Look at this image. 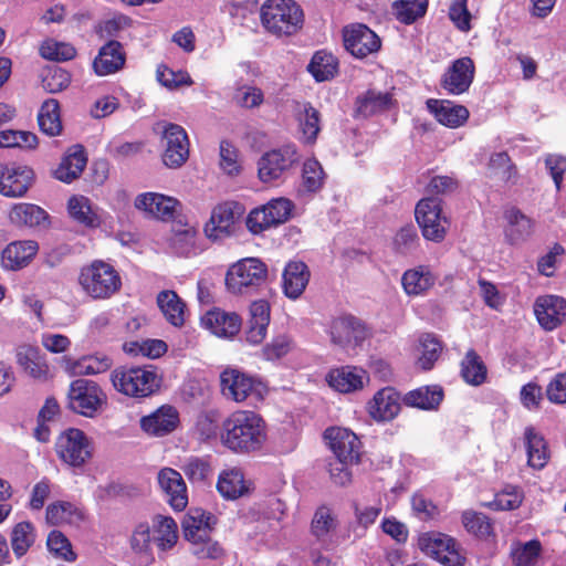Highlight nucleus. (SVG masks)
I'll return each mask as SVG.
<instances>
[{"mask_svg": "<svg viewBox=\"0 0 566 566\" xmlns=\"http://www.w3.org/2000/svg\"><path fill=\"white\" fill-rule=\"evenodd\" d=\"M135 207L149 217L170 221L180 212L181 203L170 196L158 192H144L136 197Z\"/></svg>", "mask_w": 566, "mask_h": 566, "instance_id": "nucleus-16", "label": "nucleus"}, {"mask_svg": "<svg viewBox=\"0 0 566 566\" xmlns=\"http://www.w3.org/2000/svg\"><path fill=\"white\" fill-rule=\"evenodd\" d=\"M157 81L169 90L190 86L193 81L187 71H175L166 65H159L156 72Z\"/></svg>", "mask_w": 566, "mask_h": 566, "instance_id": "nucleus-59", "label": "nucleus"}, {"mask_svg": "<svg viewBox=\"0 0 566 566\" xmlns=\"http://www.w3.org/2000/svg\"><path fill=\"white\" fill-rule=\"evenodd\" d=\"M157 305L166 321L175 326L181 327L186 322V304L175 291H161L157 295Z\"/></svg>", "mask_w": 566, "mask_h": 566, "instance_id": "nucleus-42", "label": "nucleus"}, {"mask_svg": "<svg viewBox=\"0 0 566 566\" xmlns=\"http://www.w3.org/2000/svg\"><path fill=\"white\" fill-rule=\"evenodd\" d=\"M177 524L170 516L157 515L153 520V530L155 544L160 551L170 549L178 539Z\"/></svg>", "mask_w": 566, "mask_h": 566, "instance_id": "nucleus-45", "label": "nucleus"}, {"mask_svg": "<svg viewBox=\"0 0 566 566\" xmlns=\"http://www.w3.org/2000/svg\"><path fill=\"white\" fill-rule=\"evenodd\" d=\"M38 137L30 132L7 129L0 130V148H34Z\"/></svg>", "mask_w": 566, "mask_h": 566, "instance_id": "nucleus-60", "label": "nucleus"}, {"mask_svg": "<svg viewBox=\"0 0 566 566\" xmlns=\"http://www.w3.org/2000/svg\"><path fill=\"white\" fill-rule=\"evenodd\" d=\"M35 541L34 527L30 522L18 523L11 532V546L17 557L23 556Z\"/></svg>", "mask_w": 566, "mask_h": 566, "instance_id": "nucleus-52", "label": "nucleus"}, {"mask_svg": "<svg viewBox=\"0 0 566 566\" xmlns=\"http://www.w3.org/2000/svg\"><path fill=\"white\" fill-rule=\"evenodd\" d=\"M38 251L39 244L34 240L10 242L1 252L0 265L7 271H20L32 262Z\"/></svg>", "mask_w": 566, "mask_h": 566, "instance_id": "nucleus-25", "label": "nucleus"}, {"mask_svg": "<svg viewBox=\"0 0 566 566\" xmlns=\"http://www.w3.org/2000/svg\"><path fill=\"white\" fill-rule=\"evenodd\" d=\"M234 103L242 108H256L264 102L263 91L254 85L238 83L233 94Z\"/></svg>", "mask_w": 566, "mask_h": 566, "instance_id": "nucleus-55", "label": "nucleus"}, {"mask_svg": "<svg viewBox=\"0 0 566 566\" xmlns=\"http://www.w3.org/2000/svg\"><path fill=\"white\" fill-rule=\"evenodd\" d=\"M113 365L112 358L103 353L84 355L78 358L63 356L62 369L71 377L92 376L107 371Z\"/></svg>", "mask_w": 566, "mask_h": 566, "instance_id": "nucleus-21", "label": "nucleus"}, {"mask_svg": "<svg viewBox=\"0 0 566 566\" xmlns=\"http://www.w3.org/2000/svg\"><path fill=\"white\" fill-rule=\"evenodd\" d=\"M527 463L533 469H543L549 458L546 441L534 428L527 427L524 432Z\"/></svg>", "mask_w": 566, "mask_h": 566, "instance_id": "nucleus-43", "label": "nucleus"}, {"mask_svg": "<svg viewBox=\"0 0 566 566\" xmlns=\"http://www.w3.org/2000/svg\"><path fill=\"white\" fill-rule=\"evenodd\" d=\"M391 105V96L388 93L368 91L357 99V112L367 117L386 111Z\"/></svg>", "mask_w": 566, "mask_h": 566, "instance_id": "nucleus-50", "label": "nucleus"}, {"mask_svg": "<svg viewBox=\"0 0 566 566\" xmlns=\"http://www.w3.org/2000/svg\"><path fill=\"white\" fill-rule=\"evenodd\" d=\"M33 180V171L27 166L0 164V193L9 198L23 197Z\"/></svg>", "mask_w": 566, "mask_h": 566, "instance_id": "nucleus-19", "label": "nucleus"}, {"mask_svg": "<svg viewBox=\"0 0 566 566\" xmlns=\"http://www.w3.org/2000/svg\"><path fill=\"white\" fill-rule=\"evenodd\" d=\"M105 400L101 387L87 379H76L69 390L70 408L85 417H93Z\"/></svg>", "mask_w": 566, "mask_h": 566, "instance_id": "nucleus-13", "label": "nucleus"}, {"mask_svg": "<svg viewBox=\"0 0 566 566\" xmlns=\"http://www.w3.org/2000/svg\"><path fill=\"white\" fill-rule=\"evenodd\" d=\"M310 281V271L302 261H291L283 271V291L291 298H298Z\"/></svg>", "mask_w": 566, "mask_h": 566, "instance_id": "nucleus-37", "label": "nucleus"}, {"mask_svg": "<svg viewBox=\"0 0 566 566\" xmlns=\"http://www.w3.org/2000/svg\"><path fill=\"white\" fill-rule=\"evenodd\" d=\"M220 441L235 453L260 450L266 441V427L262 417L252 410H235L222 422Z\"/></svg>", "mask_w": 566, "mask_h": 566, "instance_id": "nucleus-1", "label": "nucleus"}, {"mask_svg": "<svg viewBox=\"0 0 566 566\" xmlns=\"http://www.w3.org/2000/svg\"><path fill=\"white\" fill-rule=\"evenodd\" d=\"M490 176L497 177L502 181H510L516 175L515 166L505 151L493 153L488 163Z\"/></svg>", "mask_w": 566, "mask_h": 566, "instance_id": "nucleus-56", "label": "nucleus"}, {"mask_svg": "<svg viewBox=\"0 0 566 566\" xmlns=\"http://www.w3.org/2000/svg\"><path fill=\"white\" fill-rule=\"evenodd\" d=\"M70 217L86 228H97L102 223V216L98 207L82 195H74L67 201Z\"/></svg>", "mask_w": 566, "mask_h": 566, "instance_id": "nucleus-38", "label": "nucleus"}, {"mask_svg": "<svg viewBox=\"0 0 566 566\" xmlns=\"http://www.w3.org/2000/svg\"><path fill=\"white\" fill-rule=\"evenodd\" d=\"M331 343L343 349H355L371 335L367 324L350 314L333 317L326 326Z\"/></svg>", "mask_w": 566, "mask_h": 566, "instance_id": "nucleus-6", "label": "nucleus"}, {"mask_svg": "<svg viewBox=\"0 0 566 566\" xmlns=\"http://www.w3.org/2000/svg\"><path fill=\"white\" fill-rule=\"evenodd\" d=\"M125 64L123 46L117 41H108L104 44L93 61L94 72L98 76H106L116 73Z\"/></svg>", "mask_w": 566, "mask_h": 566, "instance_id": "nucleus-34", "label": "nucleus"}, {"mask_svg": "<svg viewBox=\"0 0 566 566\" xmlns=\"http://www.w3.org/2000/svg\"><path fill=\"white\" fill-rule=\"evenodd\" d=\"M18 365L32 378L46 381L51 378L45 357L36 346L21 345L15 353Z\"/></svg>", "mask_w": 566, "mask_h": 566, "instance_id": "nucleus-29", "label": "nucleus"}, {"mask_svg": "<svg viewBox=\"0 0 566 566\" xmlns=\"http://www.w3.org/2000/svg\"><path fill=\"white\" fill-rule=\"evenodd\" d=\"M522 501V493L517 489L509 486L497 492L492 501L484 502L482 505L494 511H511L520 507Z\"/></svg>", "mask_w": 566, "mask_h": 566, "instance_id": "nucleus-58", "label": "nucleus"}, {"mask_svg": "<svg viewBox=\"0 0 566 566\" xmlns=\"http://www.w3.org/2000/svg\"><path fill=\"white\" fill-rule=\"evenodd\" d=\"M462 524L469 533L478 537H488L492 534V523L482 513L474 511L463 512Z\"/></svg>", "mask_w": 566, "mask_h": 566, "instance_id": "nucleus-63", "label": "nucleus"}, {"mask_svg": "<svg viewBox=\"0 0 566 566\" xmlns=\"http://www.w3.org/2000/svg\"><path fill=\"white\" fill-rule=\"evenodd\" d=\"M217 489L228 500H235L249 492L250 483L238 468L223 470L218 478Z\"/></svg>", "mask_w": 566, "mask_h": 566, "instance_id": "nucleus-41", "label": "nucleus"}, {"mask_svg": "<svg viewBox=\"0 0 566 566\" xmlns=\"http://www.w3.org/2000/svg\"><path fill=\"white\" fill-rule=\"evenodd\" d=\"M77 282L82 292L92 300H108L122 287L117 270L102 260L82 266Z\"/></svg>", "mask_w": 566, "mask_h": 566, "instance_id": "nucleus-3", "label": "nucleus"}, {"mask_svg": "<svg viewBox=\"0 0 566 566\" xmlns=\"http://www.w3.org/2000/svg\"><path fill=\"white\" fill-rule=\"evenodd\" d=\"M87 158L83 146L74 145L69 148L61 164L54 171V177L63 182L70 184L77 179L84 170Z\"/></svg>", "mask_w": 566, "mask_h": 566, "instance_id": "nucleus-39", "label": "nucleus"}, {"mask_svg": "<svg viewBox=\"0 0 566 566\" xmlns=\"http://www.w3.org/2000/svg\"><path fill=\"white\" fill-rule=\"evenodd\" d=\"M8 217L10 222L17 227L46 228L50 223L48 212L41 207L29 202L14 203Z\"/></svg>", "mask_w": 566, "mask_h": 566, "instance_id": "nucleus-32", "label": "nucleus"}, {"mask_svg": "<svg viewBox=\"0 0 566 566\" xmlns=\"http://www.w3.org/2000/svg\"><path fill=\"white\" fill-rule=\"evenodd\" d=\"M418 546L426 555L444 566H463L464 556L458 543L449 535L428 532L418 538Z\"/></svg>", "mask_w": 566, "mask_h": 566, "instance_id": "nucleus-10", "label": "nucleus"}, {"mask_svg": "<svg viewBox=\"0 0 566 566\" xmlns=\"http://www.w3.org/2000/svg\"><path fill=\"white\" fill-rule=\"evenodd\" d=\"M198 231L193 227H188L175 232L171 239V245L176 253L184 256L196 255L200 250L198 247Z\"/></svg>", "mask_w": 566, "mask_h": 566, "instance_id": "nucleus-53", "label": "nucleus"}, {"mask_svg": "<svg viewBox=\"0 0 566 566\" xmlns=\"http://www.w3.org/2000/svg\"><path fill=\"white\" fill-rule=\"evenodd\" d=\"M307 70L317 82L328 81L336 75L338 61L332 53L321 50L313 55Z\"/></svg>", "mask_w": 566, "mask_h": 566, "instance_id": "nucleus-46", "label": "nucleus"}, {"mask_svg": "<svg viewBox=\"0 0 566 566\" xmlns=\"http://www.w3.org/2000/svg\"><path fill=\"white\" fill-rule=\"evenodd\" d=\"M338 526L339 521L335 511L327 505H321L313 514L310 532L318 543L328 547Z\"/></svg>", "mask_w": 566, "mask_h": 566, "instance_id": "nucleus-31", "label": "nucleus"}, {"mask_svg": "<svg viewBox=\"0 0 566 566\" xmlns=\"http://www.w3.org/2000/svg\"><path fill=\"white\" fill-rule=\"evenodd\" d=\"M111 378L116 390L136 398L151 395L159 386L157 374L146 367L117 368Z\"/></svg>", "mask_w": 566, "mask_h": 566, "instance_id": "nucleus-7", "label": "nucleus"}, {"mask_svg": "<svg viewBox=\"0 0 566 566\" xmlns=\"http://www.w3.org/2000/svg\"><path fill=\"white\" fill-rule=\"evenodd\" d=\"M237 214H240V207L235 202H223L214 207L205 226L207 238L221 241L230 237L234 232Z\"/></svg>", "mask_w": 566, "mask_h": 566, "instance_id": "nucleus-18", "label": "nucleus"}, {"mask_svg": "<svg viewBox=\"0 0 566 566\" xmlns=\"http://www.w3.org/2000/svg\"><path fill=\"white\" fill-rule=\"evenodd\" d=\"M325 379L335 391L352 394L363 390L368 385L369 375L361 367L345 365L331 369Z\"/></svg>", "mask_w": 566, "mask_h": 566, "instance_id": "nucleus-20", "label": "nucleus"}, {"mask_svg": "<svg viewBox=\"0 0 566 566\" xmlns=\"http://www.w3.org/2000/svg\"><path fill=\"white\" fill-rule=\"evenodd\" d=\"M241 317L234 312L212 308L201 317V325L218 337L231 338L241 328Z\"/></svg>", "mask_w": 566, "mask_h": 566, "instance_id": "nucleus-28", "label": "nucleus"}, {"mask_svg": "<svg viewBox=\"0 0 566 566\" xmlns=\"http://www.w3.org/2000/svg\"><path fill=\"white\" fill-rule=\"evenodd\" d=\"M427 107L440 124L450 128L462 126L469 118L468 108L451 101L428 99Z\"/></svg>", "mask_w": 566, "mask_h": 566, "instance_id": "nucleus-33", "label": "nucleus"}, {"mask_svg": "<svg viewBox=\"0 0 566 566\" xmlns=\"http://www.w3.org/2000/svg\"><path fill=\"white\" fill-rule=\"evenodd\" d=\"M295 118L301 140L313 144L321 130L319 112L310 103H297Z\"/></svg>", "mask_w": 566, "mask_h": 566, "instance_id": "nucleus-40", "label": "nucleus"}, {"mask_svg": "<svg viewBox=\"0 0 566 566\" xmlns=\"http://www.w3.org/2000/svg\"><path fill=\"white\" fill-rule=\"evenodd\" d=\"M181 469L192 483L205 482L212 474L210 462L205 458L190 457Z\"/></svg>", "mask_w": 566, "mask_h": 566, "instance_id": "nucleus-64", "label": "nucleus"}, {"mask_svg": "<svg viewBox=\"0 0 566 566\" xmlns=\"http://www.w3.org/2000/svg\"><path fill=\"white\" fill-rule=\"evenodd\" d=\"M443 399V390L439 386H423L409 391L403 397V402L409 407L423 410H433Z\"/></svg>", "mask_w": 566, "mask_h": 566, "instance_id": "nucleus-44", "label": "nucleus"}, {"mask_svg": "<svg viewBox=\"0 0 566 566\" xmlns=\"http://www.w3.org/2000/svg\"><path fill=\"white\" fill-rule=\"evenodd\" d=\"M266 279V264L258 258H245L228 269L226 286L232 294H244L264 284Z\"/></svg>", "mask_w": 566, "mask_h": 566, "instance_id": "nucleus-5", "label": "nucleus"}, {"mask_svg": "<svg viewBox=\"0 0 566 566\" xmlns=\"http://www.w3.org/2000/svg\"><path fill=\"white\" fill-rule=\"evenodd\" d=\"M260 19L266 32L283 38L302 28L304 13L294 0H265L260 8Z\"/></svg>", "mask_w": 566, "mask_h": 566, "instance_id": "nucleus-2", "label": "nucleus"}, {"mask_svg": "<svg viewBox=\"0 0 566 566\" xmlns=\"http://www.w3.org/2000/svg\"><path fill=\"white\" fill-rule=\"evenodd\" d=\"M343 40L345 49L357 59H365L375 54L381 48V40L377 33L363 23L345 27Z\"/></svg>", "mask_w": 566, "mask_h": 566, "instance_id": "nucleus-15", "label": "nucleus"}, {"mask_svg": "<svg viewBox=\"0 0 566 566\" xmlns=\"http://www.w3.org/2000/svg\"><path fill=\"white\" fill-rule=\"evenodd\" d=\"M45 518L49 524L54 526L78 528L85 521V511L75 503L56 501L46 507Z\"/></svg>", "mask_w": 566, "mask_h": 566, "instance_id": "nucleus-30", "label": "nucleus"}, {"mask_svg": "<svg viewBox=\"0 0 566 566\" xmlns=\"http://www.w3.org/2000/svg\"><path fill=\"white\" fill-rule=\"evenodd\" d=\"M220 387L223 397L234 402H243L252 396H262V384L237 368H226L220 374Z\"/></svg>", "mask_w": 566, "mask_h": 566, "instance_id": "nucleus-12", "label": "nucleus"}, {"mask_svg": "<svg viewBox=\"0 0 566 566\" xmlns=\"http://www.w3.org/2000/svg\"><path fill=\"white\" fill-rule=\"evenodd\" d=\"M55 451L62 462L73 468H81L92 458L93 447L82 430L69 428L57 437Z\"/></svg>", "mask_w": 566, "mask_h": 566, "instance_id": "nucleus-8", "label": "nucleus"}, {"mask_svg": "<svg viewBox=\"0 0 566 566\" xmlns=\"http://www.w3.org/2000/svg\"><path fill=\"white\" fill-rule=\"evenodd\" d=\"M163 163L169 168L182 166L189 156V140L184 127L167 123L163 126Z\"/></svg>", "mask_w": 566, "mask_h": 566, "instance_id": "nucleus-14", "label": "nucleus"}, {"mask_svg": "<svg viewBox=\"0 0 566 566\" xmlns=\"http://www.w3.org/2000/svg\"><path fill=\"white\" fill-rule=\"evenodd\" d=\"M325 439L336 455L342 461L357 462L360 455V441L350 430L333 427L325 430Z\"/></svg>", "mask_w": 566, "mask_h": 566, "instance_id": "nucleus-22", "label": "nucleus"}, {"mask_svg": "<svg viewBox=\"0 0 566 566\" xmlns=\"http://www.w3.org/2000/svg\"><path fill=\"white\" fill-rule=\"evenodd\" d=\"M427 9L428 0H397L391 7L392 14L405 24H411L418 18L423 17Z\"/></svg>", "mask_w": 566, "mask_h": 566, "instance_id": "nucleus-48", "label": "nucleus"}, {"mask_svg": "<svg viewBox=\"0 0 566 566\" xmlns=\"http://www.w3.org/2000/svg\"><path fill=\"white\" fill-rule=\"evenodd\" d=\"M179 412L171 405H163L150 415L140 419V428L149 436L164 437L177 429L179 426Z\"/></svg>", "mask_w": 566, "mask_h": 566, "instance_id": "nucleus-26", "label": "nucleus"}, {"mask_svg": "<svg viewBox=\"0 0 566 566\" xmlns=\"http://www.w3.org/2000/svg\"><path fill=\"white\" fill-rule=\"evenodd\" d=\"M216 523L214 516L201 509H191L182 521V531L188 542L206 539Z\"/></svg>", "mask_w": 566, "mask_h": 566, "instance_id": "nucleus-36", "label": "nucleus"}, {"mask_svg": "<svg viewBox=\"0 0 566 566\" xmlns=\"http://www.w3.org/2000/svg\"><path fill=\"white\" fill-rule=\"evenodd\" d=\"M541 551L542 545L537 539L516 544L511 553L513 563L515 566H533L537 562Z\"/></svg>", "mask_w": 566, "mask_h": 566, "instance_id": "nucleus-61", "label": "nucleus"}, {"mask_svg": "<svg viewBox=\"0 0 566 566\" xmlns=\"http://www.w3.org/2000/svg\"><path fill=\"white\" fill-rule=\"evenodd\" d=\"M534 313L544 329L553 331L566 318V300L557 295L538 296Z\"/></svg>", "mask_w": 566, "mask_h": 566, "instance_id": "nucleus-27", "label": "nucleus"}, {"mask_svg": "<svg viewBox=\"0 0 566 566\" xmlns=\"http://www.w3.org/2000/svg\"><path fill=\"white\" fill-rule=\"evenodd\" d=\"M415 217L426 240L440 243L446 239L451 221L443 210L440 198L426 197L421 199L416 206Z\"/></svg>", "mask_w": 566, "mask_h": 566, "instance_id": "nucleus-4", "label": "nucleus"}, {"mask_svg": "<svg viewBox=\"0 0 566 566\" xmlns=\"http://www.w3.org/2000/svg\"><path fill=\"white\" fill-rule=\"evenodd\" d=\"M402 401L403 399L395 388L385 387L374 394L366 405V410L374 421L389 422L399 415Z\"/></svg>", "mask_w": 566, "mask_h": 566, "instance_id": "nucleus-17", "label": "nucleus"}, {"mask_svg": "<svg viewBox=\"0 0 566 566\" xmlns=\"http://www.w3.org/2000/svg\"><path fill=\"white\" fill-rule=\"evenodd\" d=\"M380 502L374 504L355 503L354 513L356 521V537L364 536L365 531L373 525L381 513Z\"/></svg>", "mask_w": 566, "mask_h": 566, "instance_id": "nucleus-54", "label": "nucleus"}, {"mask_svg": "<svg viewBox=\"0 0 566 566\" xmlns=\"http://www.w3.org/2000/svg\"><path fill=\"white\" fill-rule=\"evenodd\" d=\"M419 348L421 355L418 364L423 370L431 369L442 349L440 342L431 334H426L419 339Z\"/></svg>", "mask_w": 566, "mask_h": 566, "instance_id": "nucleus-62", "label": "nucleus"}, {"mask_svg": "<svg viewBox=\"0 0 566 566\" xmlns=\"http://www.w3.org/2000/svg\"><path fill=\"white\" fill-rule=\"evenodd\" d=\"M38 122L40 129L49 136H56L61 133L62 123L56 99L50 98L42 104L38 114Z\"/></svg>", "mask_w": 566, "mask_h": 566, "instance_id": "nucleus-47", "label": "nucleus"}, {"mask_svg": "<svg viewBox=\"0 0 566 566\" xmlns=\"http://www.w3.org/2000/svg\"><path fill=\"white\" fill-rule=\"evenodd\" d=\"M475 74L474 62L471 57L457 59L442 77V87L450 94L460 95L469 90Z\"/></svg>", "mask_w": 566, "mask_h": 566, "instance_id": "nucleus-23", "label": "nucleus"}, {"mask_svg": "<svg viewBox=\"0 0 566 566\" xmlns=\"http://www.w3.org/2000/svg\"><path fill=\"white\" fill-rule=\"evenodd\" d=\"M507 221L506 235L512 242L525 239L532 231V221L520 210L512 208L505 212Z\"/></svg>", "mask_w": 566, "mask_h": 566, "instance_id": "nucleus-51", "label": "nucleus"}, {"mask_svg": "<svg viewBox=\"0 0 566 566\" xmlns=\"http://www.w3.org/2000/svg\"><path fill=\"white\" fill-rule=\"evenodd\" d=\"M325 180V174L322 165L314 158L307 159L303 164L302 169V186L308 192L318 191Z\"/></svg>", "mask_w": 566, "mask_h": 566, "instance_id": "nucleus-57", "label": "nucleus"}, {"mask_svg": "<svg viewBox=\"0 0 566 566\" xmlns=\"http://www.w3.org/2000/svg\"><path fill=\"white\" fill-rule=\"evenodd\" d=\"M157 482L167 502L175 511L186 509L188 504L187 485L177 470L163 468L157 473Z\"/></svg>", "mask_w": 566, "mask_h": 566, "instance_id": "nucleus-24", "label": "nucleus"}, {"mask_svg": "<svg viewBox=\"0 0 566 566\" xmlns=\"http://www.w3.org/2000/svg\"><path fill=\"white\" fill-rule=\"evenodd\" d=\"M293 203L286 198H275L268 203L251 210L245 224L253 234H260L272 227L286 222L293 210Z\"/></svg>", "mask_w": 566, "mask_h": 566, "instance_id": "nucleus-9", "label": "nucleus"}, {"mask_svg": "<svg viewBox=\"0 0 566 566\" xmlns=\"http://www.w3.org/2000/svg\"><path fill=\"white\" fill-rule=\"evenodd\" d=\"M437 276L428 265H417L403 272L401 285L408 296H422L436 284Z\"/></svg>", "mask_w": 566, "mask_h": 566, "instance_id": "nucleus-35", "label": "nucleus"}, {"mask_svg": "<svg viewBox=\"0 0 566 566\" xmlns=\"http://www.w3.org/2000/svg\"><path fill=\"white\" fill-rule=\"evenodd\" d=\"M486 373V366L481 357L473 349H470L461 363V375L464 381L479 386L484 382Z\"/></svg>", "mask_w": 566, "mask_h": 566, "instance_id": "nucleus-49", "label": "nucleus"}, {"mask_svg": "<svg viewBox=\"0 0 566 566\" xmlns=\"http://www.w3.org/2000/svg\"><path fill=\"white\" fill-rule=\"evenodd\" d=\"M300 159L297 148L293 144L265 153L258 163L259 178L263 182L280 179Z\"/></svg>", "mask_w": 566, "mask_h": 566, "instance_id": "nucleus-11", "label": "nucleus"}]
</instances>
